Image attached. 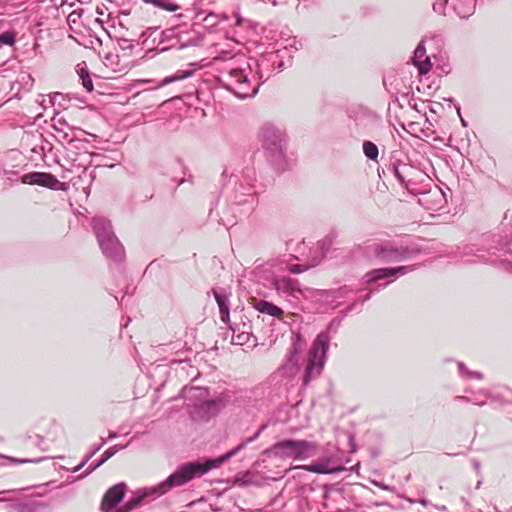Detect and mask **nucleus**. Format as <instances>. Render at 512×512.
<instances>
[{"instance_id": "obj_29", "label": "nucleus", "mask_w": 512, "mask_h": 512, "mask_svg": "<svg viewBox=\"0 0 512 512\" xmlns=\"http://www.w3.org/2000/svg\"><path fill=\"white\" fill-rule=\"evenodd\" d=\"M145 2L151 3L155 7L169 12L177 11L180 8L178 4L169 0H145Z\"/></svg>"}, {"instance_id": "obj_35", "label": "nucleus", "mask_w": 512, "mask_h": 512, "mask_svg": "<svg viewBox=\"0 0 512 512\" xmlns=\"http://www.w3.org/2000/svg\"><path fill=\"white\" fill-rule=\"evenodd\" d=\"M117 44L122 50H132L134 48V45L132 44L131 40L125 37H119L117 39Z\"/></svg>"}, {"instance_id": "obj_14", "label": "nucleus", "mask_w": 512, "mask_h": 512, "mask_svg": "<svg viewBox=\"0 0 512 512\" xmlns=\"http://www.w3.org/2000/svg\"><path fill=\"white\" fill-rule=\"evenodd\" d=\"M126 488L124 483L111 487L103 496L101 509L105 512L114 509L123 500Z\"/></svg>"}, {"instance_id": "obj_12", "label": "nucleus", "mask_w": 512, "mask_h": 512, "mask_svg": "<svg viewBox=\"0 0 512 512\" xmlns=\"http://www.w3.org/2000/svg\"><path fill=\"white\" fill-rule=\"evenodd\" d=\"M92 227L101 250H107V241L114 244V251L121 252V243L115 235L111 222L104 217H94Z\"/></svg>"}, {"instance_id": "obj_31", "label": "nucleus", "mask_w": 512, "mask_h": 512, "mask_svg": "<svg viewBox=\"0 0 512 512\" xmlns=\"http://www.w3.org/2000/svg\"><path fill=\"white\" fill-rule=\"evenodd\" d=\"M18 31L16 29L7 30L2 32V46L7 45L13 47L16 43Z\"/></svg>"}, {"instance_id": "obj_25", "label": "nucleus", "mask_w": 512, "mask_h": 512, "mask_svg": "<svg viewBox=\"0 0 512 512\" xmlns=\"http://www.w3.org/2000/svg\"><path fill=\"white\" fill-rule=\"evenodd\" d=\"M107 250H101L102 253L105 255L106 258L114 261V262H121L125 258V250L123 245L121 244V252L116 253L114 251V244L110 243V241H107L106 244Z\"/></svg>"}, {"instance_id": "obj_20", "label": "nucleus", "mask_w": 512, "mask_h": 512, "mask_svg": "<svg viewBox=\"0 0 512 512\" xmlns=\"http://www.w3.org/2000/svg\"><path fill=\"white\" fill-rule=\"evenodd\" d=\"M254 309L259 313L266 314L272 317L280 318L284 311L282 308L266 300H257L254 303Z\"/></svg>"}, {"instance_id": "obj_32", "label": "nucleus", "mask_w": 512, "mask_h": 512, "mask_svg": "<svg viewBox=\"0 0 512 512\" xmlns=\"http://www.w3.org/2000/svg\"><path fill=\"white\" fill-rule=\"evenodd\" d=\"M74 162L78 161L77 164H73L78 169H81L82 174H87V165L91 162V155L87 152L80 155L79 159H73Z\"/></svg>"}, {"instance_id": "obj_46", "label": "nucleus", "mask_w": 512, "mask_h": 512, "mask_svg": "<svg viewBox=\"0 0 512 512\" xmlns=\"http://www.w3.org/2000/svg\"><path fill=\"white\" fill-rule=\"evenodd\" d=\"M461 122H462V125H463L464 127H466V126H467V123H466V121H465L463 118H461Z\"/></svg>"}, {"instance_id": "obj_47", "label": "nucleus", "mask_w": 512, "mask_h": 512, "mask_svg": "<svg viewBox=\"0 0 512 512\" xmlns=\"http://www.w3.org/2000/svg\"><path fill=\"white\" fill-rule=\"evenodd\" d=\"M456 109H457V113H458V115L461 117V113H460V106H457V107H456Z\"/></svg>"}, {"instance_id": "obj_41", "label": "nucleus", "mask_w": 512, "mask_h": 512, "mask_svg": "<svg viewBox=\"0 0 512 512\" xmlns=\"http://www.w3.org/2000/svg\"><path fill=\"white\" fill-rule=\"evenodd\" d=\"M222 180L225 181L226 179H231L233 177V173H230L227 168H225L222 172Z\"/></svg>"}, {"instance_id": "obj_16", "label": "nucleus", "mask_w": 512, "mask_h": 512, "mask_svg": "<svg viewBox=\"0 0 512 512\" xmlns=\"http://www.w3.org/2000/svg\"><path fill=\"white\" fill-rule=\"evenodd\" d=\"M273 286L278 293H283L288 296L297 297V294H302L299 281L290 277L275 278Z\"/></svg>"}, {"instance_id": "obj_22", "label": "nucleus", "mask_w": 512, "mask_h": 512, "mask_svg": "<svg viewBox=\"0 0 512 512\" xmlns=\"http://www.w3.org/2000/svg\"><path fill=\"white\" fill-rule=\"evenodd\" d=\"M459 249H460L459 254L462 257H464V256H474V257H476V260L474 262H483V263L487 262V258L482 253L483 250L480 249V248H477L475 245L465 244V245H463Z\"/></svg>"}, {"instance_id": "obj_37", "label": "nucleus", "mask_w": 512, "mask_h": 512, "mask_svg": "<svg viewBox=\"0 0 512 512\" xmlns=\"http://www.w3.org/2000/svg\"><path fill=\"white\" fill-rule=\"evenodd\" d=\"M307 269H308V266L301 265V264H296V265H293L290 267V271L295 274L302 273V272L306 271Z\"/></svg>"}, {"instance_id": "obj_45", "label": "nucleus", "mask_w": 512, "mask_h": 512, "mask_svg": "<svg viewBox=\"0 0 512 512\" xmlns=\"http://www.w3.org/2000/svg\"><path fill=\"white\" fill-rule=\"evenodd\" d=\"M95 39H96V41H97V43H98L99 45H101V44H102V41H101V39H100V38L95 37Z\"/></svg>"}, {"instance_id": "obj_27", "label": "nucleus", "mask_w": 512, "mask_h": 512, "mask_svg": "<svg viewBox=\"0 0 512 512\" xmlns=\"http://www.w3.org/2000/svg\"><path fill=\"white\" fill-rule=\"evenodd\" d=\"M193 74L192 70H178L175 74L165 77L161 83L160 86H166L168 84H171L173 82L186 79L190 77Z\"/></svg>"}, {"instance_id": "obj_3", "label": "nucleus", "mask_w": 512, "mask_h": 512, "mask_svg": "<svg viewBox=\"0 0 512 512\" xmlns=\"http://www.w3.org/2000/svg\"><path fill=\"white\" fill-rule=\"evenodd\" d=\"M259 204V195L251 184L237 183L228 198L227 208L222 212L220 223L232 227L238 217L250 215Z\"/></svg>"}, {"instance_id": "obj_24", "label": "nucleus", "mask_w": 512, "mask_h": 512, "mask_svg": "<svg viewBox=\"0 0 512 512\" xmlns=\"http://www.w3.org/2000/svg\"><path fill=\"white\" fill-rule=\"evenodd\" d=\"M458 372L465 381H482L484 379L481 372L469 370L462 362L458 363Z\"/></svg>"}, {"instance_id": "obj_38", "label": "nucleus", "mask_w": 512, "mask_h": 512, "mask_svg": "<svg viewBox=\"0 0 512 512\" xmlns=\"http://www.w3.org/2000/svg\"><path fill=\"white\" fill-rule=\"evenodd\" d=\"M81 16V13L78 12V11H73L71 12L68 17H67V20L69 23H76L77 20L80 18Z\"/></svg>"}, {"instance_id": "obj_5", "label": "nucleus", "mask_w": 512, "mask_h": 512, "mask_svg": "<svg viewBox=\"0 0 512 512\" xmlns=\"http://www.w3.org/2000/svg\"><path fill=\"white\" fill-rule=\"evenodd\" d=\"M387 171L393 174L398 182L414 195L420 192V189L424 186V182H431L429 176L422 170L400 160L394 154L391 156L389 164L387 165Z\"/></svg>"}, {"instance_id": "obj_26", "label": "nucleus", "mask_w": 512, "mask_h": 512, "mask_svg": "<svg viewBox=\"0 0 512 512\" xmlns=\"http://www.w3.org/2000/svg\"><path fill=\"white\" fill-rule=\"evenodd\" d=\"M229 328L233 332L232 343L236 345H244L250 339V333L248 331H240V329L234 325L229 324Z\"/></svg>"}, {"instance_id": "obj_19", "label": "nucleus", "mask_w": 512, "mask_h": 512, "mask_svg": "<svg viewBox=\"0 0 512 512\" xmlns=\"http://www.w3.org/2000/svg\"><path fill=\"white\" fill-rule=\"evenodd\" d=\"M450 7L460 18L466 19L474 14L476 0H450Z\"/></svg>"}, {"instance_id": "obj_48", "label": "nucleus", "mask_w": 512, "mask_h": 512, "mask_svg": "<svg viewBox=\"0 0 512 512\" xmlns=\"http://www.w3.org/2000/svg\"><path fill=\"white\" fill-rule=\"evenodd\" d=\"M166 31L161 32V37H166Z\"/></svg>"}, {"instance_id": "obj_4", "label": "nucleus", "mask_w": 512, "mask_h": 512, "mask_svg": "<svg viewBox=\"0 0 512 512\" xmlns=\"http://www.w3.org/2000/svg\"><path fill=\"white\" fill-rule=\"evenodd\" d=\"M258 139L269 162L278 170L284 169L287 150L285 131L273 123H264L259 129Z\"/></svg>"}, {"instance_id": "obj_18", "label": "nucleus", "mask_w": 512, "mask_h": 512, "mask_svg": "<svg viewBox=\"0 0 512 512\" xmlns=\"http://www.w3.org/2000/svg\"><path fill=\"white\" fill-rule=\"evenodd\" d=\"M23 182L52 189L59 184V181L53 175L44 172L29 173L24 176Z\"/></svg>"}, {"instance_id": "obj_23", "label": "nucleus", "mask_w": 512, "mask_h": 512, "mask_svg": "<svg viewBox=\"0 0 512 512\" xmlns=\"http://www.w3.org/2000/svg\"><path fill=\"white\" fill-rule=\"evenodd\" d=\"M77 73L82 81L83 87L88 91L92 92L94 89L92 79L90 77L89 70L86 64L83 62L82 64L77 65Z\"/></svg>"}, {"instance_id": "obj_17", "label": "nucleus", "mask_w": 512, "mask_h": 512, "mask_svg": "<svg viewBox=\"0 0 512 512\" xmlns=\"http://www.w3.org/2000/svg\"><path fill=\"white\" fill-rule=\"evenodd\" d=\"M214 298L219 307L220 319L225 324H229L230 321V294L222 288H214L212 290Z\"/></svg>"}, {"instance_id": "obj_42", "label": "nucleus", "mask_w": 512, "mask_h": 512, "mask_svg": "<svg viewBox=\"0 0 512 512\" xmlns=\"http://www.w3.org/2000/svg\"><path fill=\"white\" fill-rule=\"evenodd\" d=\"M13 21H15L16 23H20L23 26L26 23L27 18H26V16L21 15V16L16 17Z\"/></svg>"}, {"instance_id": "obj_49", "label": "nucleus", "mask_w": 512, "mask_h": 512, "mask_svg": "<svg viewBox=\"0 0 512 512\" xmlns=\"http://www.w3.org/2000/svg\"><path fill=\"white\" fill-rule=\"evenodd\" d=\"M354 306H355V304L351 305V306L349 307V309H348V310H349V311L353 310V309H354Z\"/></svg>"}, {"instance_id": "obj_40", "label": "nucleus", "mask_w": 512, "mask_h": 512, "mask_svg": "<svg viewBox=\"0 0 512 512\" xmlns=\"http://www.w3.org/2000/svg\"><path fill=\"white\" fill-rule=\"evenodd\" d=\"M207 406L209 408H212L214 410V412H217L219 411L220 409V402H217V401H209L207 402Z\"/></svg>"}, {"instance_id": "obj_1", "label": "nucleus", "mask_w": 512, "mask_h": 512, "mask_svg": "<svg viewBox=\"0 0 512 512\" xmlns=\"http://www.w3.org/2000/svg\"><path fill=\"white\" fill-rule=\"evenodd\" d=\"M245 444L241 443L227 453L221 455L216 459H208L203 463L188 462L179 466L166 480L158 485L145 490L143 495L130 499L121 508L120 512H129L137 508L145 496H162L167 494L171 489L180 487L190 482L194 478L206 474L208 471L220 467L223 463L238 454Z\"/></svg>"}, {"instance_id": "obj_28", "label": "nucleus", "mask_w": 512, "mask_h": 512, "mask_svg": "<svg viewBox=\"0 0 512 512\" xmlns=\"http://www.w3.org/2000/svg\"><path fill=\"white\" fill-rule=\"evenodd\" d=\"M65 121L58 120L57 124L53 125L54 130L56 131V137L59 140L66 141L68 144L72 145L75 142V139L73 136H70L68 132H66L61 125H65Z\"/></svg>"}, {"instance_id": "obj_44", "label": "nucleus", "mask_w": 512, "mask_h": 512, "mask_svg": "<svg viewBox=\"0 0 512 512\" xmlns=\"http://www.w3.org/2000/svg\"><path fill=\"white\" fill-rule=\"evenodd\" d=\"M4 2H5V1H4V0H2V8H4V9H5V11H7V10H8V5H7L6 3L4 4ZM4 14H6V12H2V15H4Z\"/></svg>"}, {"instance_id": "obj_39", "label": "nucleus", "mask_w": 512, "mask_h": 512, "mask_svg": "<svg viewBox=\"0 0 512 512\" xmlns=\"http://www.w3.org/2000/svg\"><path fill=\"white\" fill-rule=\"evenodd\" d=\"M152 369L154 372L162 375H166L168 372V368L165 365H156Z\"/></svg>"}, {"instance_id": "obj_11", "label": "nucleus", "mask_w": 512, "mask_h": 512, "mask_svg": "<svg viewBox=\"0 0 512 512\" xmlns=\"http://www.w3.org/2000/svg\"><path fill=\"white\" fill-rule=\"evenodd\" d=\"M417 268L416 265H403L398 267H390V268H378L368 271L364 277L363 281L365 284L371 285L380 280H388L386 284L379 285L377 291L381 288L386 287L389 283L393 282L394 279L399 278L403 275H406Z\"/></svg>"}, {"instance_id": "obj_34", "label": "nucleus", "mask_w": 512, "mask_h": 512, "mask_svg": "<svg viewBox=\"0 0 512 512\" xmlns=\"http://www.w3.org/2000/svg\"><path fill=\"white\" fill-rule=\"evenodd\" d=\"M447 6H450V0H436L433 3L432 8L434 12L440 15H445V10Z\"/></svg>"}, {"instance_id": "obj_10", "label": "nucleus", "mask_w": 512, "mask_h": 512, "mask_svg": "<svg viewBox=\"0 0 512 512\" xmlns=\"http://www.w3.org/2000/svg\"><path fill=\"white\" fill-rule=\"evenodd\" d=\"M424 185L418 196V203L426 210L433 212H444L447 209V198L445 192L437 185H433L428 189Z\"/></svg>"}, {"instance_id": "obj_13", "label": "nucleus", "mask_w": 512, "mask_h": 512, "mask_svg": "<svg viewBox=\"0 0 512 512\" xmlns=\"http://www.w3.org/2000/svg\"><path fill=\"white\" fill-rule=\"evenodd\" d=\"M440 35H433V36H425L417 45L414 55H413V63L418 68V71L420 74L424 75L427 74L431 68L432 64L430 61L429 56L426 55V47L425 42L428 38L431 40L440 38Z\"/></svg>"}, {"instance_id": "obj_7", "label": "nucleus", "mask_w": 512, "mask_h": 512, "mask_svg": "<svg viewBox=\"0 0 512 512\" xmlns=\"http://www.w3.org/2000/svg\"><path fill=\"white\" fill-rule=\"evenodd\" d=\"M329 340L328 332H321L313 342L308 353L303 384H309L321 374L329 347Z\"/></svg>"}, {"instance_id": "obj_33", "label": "nucleus", "mask_w": 512, "mask_h": 512, "mask_svg": "<svg viewBox=\"0 0 512 512\" xmlns=\"http://www.w3.org/2000/svg\"><path fill=\"white\" fill-rule=\"evenodd\" d=\"M301 469H304L309 472L313 473H322V474H328L333 472L334 470L328 469L324 464H312V465H304L300 467Z\"/></svg>"}, {"instance_id": "obj_36", "label": "nucleus", "mask_w": 512, "mask_h": 512, "mask_svg": "<svg viewBox=\"0 0 512 512\" xmlns=\"http://www.w3.org/2000/svg\"><path fill=\"white\" fill-rule=\"evenodd\" d=\"M129 13L121 12L118 20V24L121 28L128 30L130 28V22L128 20Z\"/></svg>"}, {"instance_id": "obj_8", "label": "nucleus", "mask_w": 512, "mask_h": 512, "mask_svg": "<svg viewBox=\"0 0 512 512\" xmlns=\"http://www.w3.org/2000/svg\"><path fill=\"white\" fill-rule=\"evenodd\" d=\"M304 346L305 343L302 335L297 333L292 339L286 362L272 374V381L277 384H282L288 383L294 379L299 371L300 354Z\"/></svg>"}, {"instance_id": "obj_30", "label": "nucleus", "mask_w": 512, "mask_h": 512, "mask_svg": "<svg viewBox=\"0 0 512 512\" xmlns=\"http://www.w3.org/2000/svg\"><path fill=\"white\" fill-rule=\"evenodd\" d=\"M363 152L369 160H377L378 158V147L371 141L363 142Z\"/></svg>"}, {"instance_id": "obj_43", "label": "nucleus", "mask_w": 512, "mask_h": 512, "mask_svg": "<svg viewBox=\"0 0 512 512\" xmlns=\"http://www.w3.org/2000/svg\"><path fill=\"white\" fill-rule=\"evenodd\" d=\"M370 297H371V292H369V293H367L366 295H364V297L362 298V301H363V302H364V301H367V300H369V299H370Z\"/></svg>"}, {"instance_id": "obj_9", "label": "nucleus", "mask_w": 512, "mask_h": 512, "mask_svg": "<svg viewBox=\"0 0 512 512\" xmlns=\"http://www.w3.org/2000/svg\"><path fill=\"white\" fill-rule=\"evenodd\" d=\"M373 256L383 263L401 262L419 254V249L409 248L407 246H397L392 242L386 241L375 243L371 246Z\"/></svg>"}, {"instance_id": "obj_6", "label": "nucleus", "mask_w": 512, "mask_h": 512, "mask_svg": "<svg viewBox=\"0 0 512 512\" xmlns=\"http://www.w3.org/2000/svg\"><path fill=\"white\" fill-rule=\"evenodd\" d=\"M316 445L305 440H283L266 449L263 454L280 459H306L314 455Z\"/></svg>"}, {"instance_id": "obj_15", "label": "nucleus", "mask_w": 512, "mask_h": 512, "mask_svg": "<svg viewBox=\"0 0 512 512\" xmlns=\"http://www.w3.org/2000/svg\"><path fill=\"white\" fill-rule=\"evenodd\" d=\"M264 61L271 62L274 68L282 71L292 63V55L289 53L287 47L269 52L265 55L264 60L261 61L259 66L264 65Z\"/></svg>"}, {"instance_id": "obj_2", "label": "nucleus", "mask_w": 512, "mask_h": 512, "mask_svg": "<svg viewBox=\"0 0 512 512\" xmlns=\"http://www.w3.org/2000/svg\"><path fill=\"white\" fill-rule=\"evenodd\" d=\"M210 64L219 70L218 80L221 85L237 98H252L258 93L260 83L249 64L246 67L238 66L237 58L228 52L214 57Z\"/></svg>"}, {"instance_id": "obj_21", "label": "nucleus", "mask_w": 512, "mask_h": 512, "mask_svg": "<svg viewBox=\"0 0 512 512\" xmlns=\"http://www.w3.org/2000/svg\"><path fill=\"white\" fill-rule=\"evenodd\" d=\"M352 290L348 286H343L338 289L329 290L326 292V299L333 307L340 305L342 299L348 297Z\"/></svg>"}, {"instance_id": "obj_50", "label": "nucleus", "mask_w": 512, "mask_h": 512, "mask_svg": "<svg viewBox=\"0 0 512 512\" xmlns=\"http://www.w3.org/2000/svg\"><path fill=\"white\" fill-rule=\"evenodd\" d=\"M166 380L161 381L159 384L164 385Z\"/></svg>"}]
</instances>
